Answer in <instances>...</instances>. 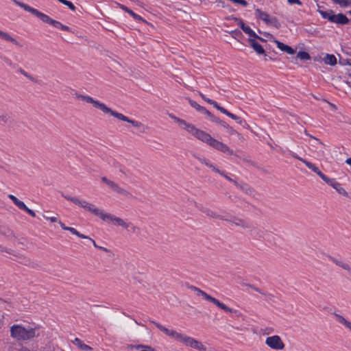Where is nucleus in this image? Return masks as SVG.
<instances>
[{"label": "nucleus", "instance_id": "obj_1", "mask_svg": "<svg viewBox=\"0 0 351 351\" xmlns=\"http://www.w3.org/2000/svg\"><path fill=\"white\" fill-rule=\"evenodd\" d=\"M170 117L175 122L179 124L182 129L188 132L189 134L197 138L198 140L206 143L213 148L221 152L233 155L234 151L231 149L227 145L213 138L209 134L197 129L194 125L187 123L186 121L181 119L174 115H170Z\"/></svg>", "mask_w": 351, "mask_h": 351}, {"label": "nucleus", "instance_id": "obj_2", "mask_svg": "<svg viewBox=\"0 0 351 351\" xmlns=\"http://www.w3.org/2000/svg\"><path fill=\"white\" fill-rule=\"evenodd\" d=\"M62 196L67 200L71 201L73 204L82 207L95 216L99 217L101 220L107 222L112 223L123 227L125 229L129 228V224H127L123 219L120 217H116L110 213H104L102 210L97 208L94 204L86 202V200H81L75 197H71L69 195H62Z\"/></svg>", "mask_w": 351, "mask_h": 351}, {"label": "nucleus", "instance_id": "obj_3", "mask_svg": "<svg viewBox=\"0 0 351 351\" xmlns=\"http://www.w3.org/2000/svg\"><path fill=\"white\" fill-rule=\"evenodd\" d=\"M75 97L77 99H80L87 103L92 104L95 108L99 109L104 113H108L119 120L131 123L134 127L138 128L141 132L143 133L145 132L146 127L141 122L133 119H130L124 114L112 110L111 108H108L105 104L101 103L98 100L94 99L90 96L76 93Z\"/></svg>", "mask_w": 351, "mask_h": 351}, {"label": "nucleus", "instance_id": "obj_4", "mask_svg": "<svg viewBox=\"0 0 351 351\" xmlns=\"http://www.w3.org/2000/svg\"><path fill=\"white\" fill-rule=\"evenodd\" d=\"M38 330V326L14 324L10 327V336L17 341H27L39 337Z\"/></svg>", "mask_w": 351, "mask_h": 351}, {"label": "nucleus", "instance_id": "obj_5", "mask_svg": "<svg viewBox=\"0 0 351 351\" xmlns=\"http://www.w3.org/2000/svg\"><path fill=\"white\" fill-rule=\"evenodd\" d=\"M14 2L21 8H23L25 11L29 12L32 14L35 15L36 17L40 19L43 22L48 23L56 28H58L60 29H62L63 24H62L60 22L52 19L45 14L40 12L39 10L34 8L30 7L29 5L24 3L20 2L16 0H14Z\"/></svg>", "mask_w": 351, "mask_h": 351}, {"label": "nucleus", "instance_id": "obj_6", "mask_svg": "<svg viewBox=\"0 0 351 351\" xmlns=\"http://www.w3.org/2000/svg\"><path fill=\"white\" fill-rule=\"evenodd\" d=\"M14 2L21 8H23L25 11L29 12L32 14L35 15L36 17L40 19L43 22L48 23L56 28H58L60 29H62L63 24H62L60 22L52 19L45 14L40 12L39 10L34 8L30 7L29 5L24 3L20 2L16 0H14Z\"/></svg>", "mask_w": 351, "mask_h": 351}, {"label": "nucleus", "instance_id": "obj_7", "mask_svg": "<svg viewBox=\"0 0 351 351\" xmlns=\"http://www.w3.org/2000/svg\"><path fill=\"white\" fill-rule=\"evenodd\" d=\"M188 288L191 289V291H193L196 293V294L199 296H202L204 299H205L207 301H209L212 303H213L215 305H216L219 308L223 310L225 312L228 313H235L237 312L236 310H234L223 303L221 302L217 299L212 297L211 295L206 293L205 291L201 290L200 289L193 286V285H188Z\"/></svg>", "mask_w": 351, "mask_h": 351}, {"label": "nucleus", "instance_id": "obj_8", "mask_svg": "<svg viewBox=\"0 0 351 351\" xmlns=\"http://www.w3.org/2000/svg\"><path fill=\"white\" fill-rule=\"evenodd\" d=\"M194 156L203 165H205L208 168L211 169L214 172L219 173L221 176L224 177L228 181L234 183L235 186H239V183L230 178L224 171H221L215 165L213 164L208 159L206 158H201L194 155Z\"/></svg>", "mask_w": 351, "mask_h": 351}, {"label": "nucleus", "instance_id": "obj_9", "mask_svg": "<svg viewBox=\"0 0 351 351\" xmlns=\"http://www.w3.org/2000/svg\"><path fill=\"white\" fill-rule=\"evenodd\" d=\"M256 17L263 21L266 24L273 25L276 28L280 27V24L278 19L275 16H271L267 12L262 11L261 9H256L255 10Z\"/></svg>", "mask_w": 351, "mask_h": 351}, {"label": "nucleus", "instance_id": "obj_10", "mask_svg": "<svg viewBox=\"0 0 351 351\" xmlns=\"http://www.w3.org/2000/svg\"><path fill=\"white\" fill-rule=\"evenodd\" d=\"M101 181L106 184L109 188L113 190L114 192L123 195L126 197L132 196L131 193L123 188L119 186V185L115 183L114 181L109 180L106 177H101Z\"/></svg>", "mask_w": 351, "mask_h": 351}, {"label": "nucleus", "instance_id": "obj_11", "mask_svg": "<svg viewBox=\"0 0 351 351\" xmlns=\"http://www.w3.org/2000/svg\"><path fill=\"white\" fill-rule=\"evenodd\" d=\"M265 343L270 348L276 350H282L285 348V346L282 339L278 335H273L267 337L265 340Z\"/></svg>", "mask_w": 351, "mask_h": 351}, {"label": "nucleus", "instance_id": "obj_12", "mask_svg": "<svg viewBox=\"0 0 351 351\" xmlns=\"http://www.w3.org/2000/svg\"><path fill=\"white\" fill-rule=\"evenodd\" d=\"M185 346L195 348L199 351H206V348L203 343L194 338L184 335L182 340L181 341Z\"/></svg>", "mask_w": 351, "mask_h": 351}, {"label": "nucleus", "instance_id": "obj_13", "mask_svg": "<svg viewBox=\"0 0 351 351\" xmlns=\"http://www.w3.org/2000/svg\"><path fill=\"white\" fill-rule=\"evenodd\" d=\"M8 197L13 202V203L20 210L25 211L27 213H28L29 215H31L33 217H36L35 212L34 210L29 209V208H27L23 202L19 200L17 197H16L14 195H11V194L8 195Z\"/></svg>", "mask_w": 351, "mask_h": 351}, {"label": "nucleus", "instance_id": "obj_14", "mask_svg": "<svg viewBox=\"0 0 351 351\" xmlns=\"http://www.w3.org/2000/svg\"><path fill=\"white\" fill-rule=\"evenodd\" d=\"M234 20L237 22V24L239 25L241 29L245 34H248L249 36L263 40V39L258 36L249 26L246 25L241 19L234 18Z\"/></svg>", "mask_w": 351, "mask_h": 351}, {"label": "nucleus", "instance_id": "obj_15", "mask_svg": "<svg viewBox=\"0 0 351 351\" xmlns=\"http://www.w3.org/2000/svg\"><path fill=\"white\" fill-rule=\"evenodd\" d=\"M210 120L225 128L230 135L237 134V131L235 130L230 127L227 123L221 120L219 118L215 117V115H210Z\"/></svg>", "mask_w": 351, "mask_h": 351}, {"label": "nucleus", "instance_id": "obj_16", "mask_svg": "<svg viewBox=\"0 0 351 351\" xmlns=\"http://www.w3.org/2000/svg\"><path fill=\"white\" fill-rule=\"evenodd\" d=\"M248 42L250 47L256 52L258 55L265 54V49L254 38H249Z\"/></svg>", "mask_w": 351, "mask_h": 351}, {"label": "nucleus", "instance_id": "obj_17", "mask_svg": "<svg viewBox=\"0 0 351 351\" xmlns=\"http://www.w3.org/2000/svg\"><path fill=\"white\" fill-rule=\"evenodd\" d=\"M349 22V19L348 17L344 15L343 14H338L333 15L332 21L331 23H337V24H341V25H346L348 24Z\"/></svg>", "mask_w": 351, "mask_h": 351}, {"label": "nucleus", "instance_id": "obj_18", "mask_svg": "<svg viewBox=\"0 0 351 351\" xmlns=\"http://www.w3.org/2000/svg\"><path fill=\"white\" fill-rule=\"evenodd\" d=\"M275 43L276 44L277 47L280 50L287 53V54L292 55V54H294L295 52V51L292 47H291L290 46H289L287 45L284 44L283 43H282L280 41L275 40Z\"/></svg>", "mask_w": 351, "mask_h": 351}, {"label": "nucleus", "instance_id": "obj_19", "mask_svg": "<svg viewBox=\"0 0 351 351\" xmlns=\"http://www.w3.org/2000/svg\"><path fill=\"white\" fill-rule=\"evenodd\" d=\"M226 221L232 222V223L235 224L236 226H240L243 228H250V223L243 219L234 217L232 220L227 219Z\"/></svg>", "mask_w": 351, "mask_h": 351}, {"label": "nucleus", "instance_id": "obj_20", "mask_svg": "<svg viewBox=\"0 0 351 351\" xmlns=\"http://www.w3.org/2000/svg\"><path fill=\"white\" fill-rule=\"evenodd\" d=\"M304 163L306 165V166L312 170L314 173H315L317 175H318L322 180H323L325 178V175L319 169L316 165L309 161H304Z\"/></svg>", "mask_w": 351, "mask_h": 351}, {"label": "nucleus", "instance_id": "obj_21", "mask_svg": "<svg viewBox=\"0 0 351 351\" xmlns=\"http://www.w3.org/2000/svg\"><path fill=\"white\" fill-rule=\"evenodd\" d=\"M304 163L306 165V166L312 170L314 173H315L317 175H318L322 180H323L325 178V175L319 169L316 165L309 161H304Z\"/></svg>", "mask_w": 351, "mask_h": 351}, {"label": "nucleus", "instance_id": "obj_22", "mask_svg": "<svg viewBox=\"0 0 351 351\" xmlns=\"http://www.w3.org/2000/svg\"><path fill=\"white\" fill-rule=\"evenodd\" d=\"M0 38L4 40L12 43V44L21 47V44L9 34L0 30Z\"/></svg>", "mask_w": 351, "mask_h": 351}, {"label": "nucleus", "instance_id": "obj_23", "mask_svg": "<svg viewBox=\"0 0 351 351\" xmlns=\"http://www.w3.org/2000/svg\"><path fill=\"white\" fill-rule=\"evenodd\" d=\"M189 103L192 107L195 108L199 112L207 114L209 117H210L211 114L208 110H206L204 107L199 106L196 101L189 99Z\"/></svg>", "mask_w": 351, "mask_h": 351}, {"label": "nucleus", "instance_id": "obj_24", "mask_svg": "<svg viewBox=\"0 0 351 351\" xmlns=\"http://www.w3.org/2000/svg\"><path fill=\"white\" fill-rule=\"evenodd\" d=\"M330 259L337 265L341 267L343 269L348 271L349 274H351V267L349 264L344 263L340 260H338L337 258H335L333 257L330 256Z\"/></svg>", "mask_w": 351, "mask_h": 351}, {"label": "nucleus", "instance_id": "obj_25", "mask_svg": "<svg viewBox=\"0 0 351 351\" xmlns=\"http://www.w3.org/2000/svg\"><path fill=\"white\" fill-rule=\"evenodd\" d=\"M119 5L121 10L128 13L131 16L133 17L134 19L136 21H143V18L141 16L134 13L132 10L129 9L127 6L122 4H119Z\"/></svg>", "mask_w": 351, "mask_h": 351}, {"label": "nucleus", "instance_id": "obj_26", "mask_svg": "<svg viewBox=\"0 0 351 351\" xmlns=\"http://www.w3.org/2000/svg\"><path fill=\"white\" fill-rule=\"evenodd\" d=\"M201 210L206 214L208 217H212V218H216L219 219L221 220H227V219H225L223 216L217 215L215 212L213 210L209 209V208H202Z\"/></svg>", "mask_w": 351, "mask_h": 351}, {"label": "nucleus", "instance_id": "obj_27", "mask_svg": "<svg viewBox=\"0 0 351 351\" xmlns=\"http://www.w3.org/2000/svg\"><path fill=\"white\" fill-rule=\"evenodd\" d=\"M73 343L75 345L77 346L82 350H85V351H92L93 350V348L90 346L84 343L83 341L77 337L75 338V339L73 341Z\"/></svg>", "mask_w": 351, "mask_h": 351}, {"label": "nucleus", "instance_id": "obj_28", "mask_svg": "<svg viewBox=\"0 0 351 351\" xmlns=\"http://www.w3.org/2000/svg\"><path fill=\"white\" fill-rule=\"evenodd\" d=\"M206 102L212 104L216 109L219 110L223 114L228 116L229 113H230L229 111H228L226 109H225L223 107L219 106L216 101L212 100V99H207Z\"/></svg>", "mask_w": 351, "mask_h": 351}, {"label": "nucleus", "instance_id": "obj_29", "mask_svg": "<svg viewBox=\"0 0 351 351\" xmlns=\"http://www.w3.org/2000/svg\"><path fill=\"white\" fill-rule=\"evenodd\" d=\"M325 64L328 65H335L337 64V58L334 55L326 54L324 58Z\"/></svg>", "mask_w": 351, "mask_h": 351}, {"label": "nucleus", "instance_id": "obj_30", "mask_svg": "<svg viewBox=\"0 0 351 351\" xmlns=\"http://www.w3.org/2000/svg\"><path fill=\"white\" fill-rule=\"evenodd\" d=\"M335 317L337 321L345 326L347 328H348L351 331V322L346 320L342 315L339 314H335Z\"/></svg>", "mask_w": 351, "mask_h": 351}, {"label": "nucleus", "instance_id": "obj_31", "mask_svg": "<svg viewBox=\"0 0 351 351\" xmlns=\"http://www.w3.org/2000/svg\"><path fill=\"white\" fill-rule=\"evenodd\" d=\"M11 122V117L7 112L0 113V123L5 125Z\"/></svg>", "mask_w": 351, "mask_h": 351}, {"label": "nucleus", "instance_id": "obj_32", "mask_svg": "<svg viewBox=\"0 0 351 351\" xmlns=\"http://www.w3.org/2000/svg\"><path fill=\"white\" fill-rule=\"evenodd\" d=\"M322 180L327 183L328 185L331 186L335 189H337V186H339V182L336 181V180L334 178H330L326 176Z\"/></svg>", "mask_w": 351, "mask_h": 351}, {"label": "nucleus", "instance_id": "obj_33", "mask_svg": "<svg viewBox=\"0 0 351 351\" xmlns=\"http://www.w3.org/2000/svg\"><path fill=\"white\" fill-rule=\"evenodd\" d=\"M319 13L324 19H328L330 22H332L334 15V12L332 10L319 11Z\"/></svg>", "mask_w": 351, "mask_h": 351}, {"label": "nucleus", "instance_id": "obj_34", "mask_svg": "<svg viewBox=\"0 0 351 351\" xmlns=\"http://www.w3.org/2000/svg\"><path fill=\"white\" fill-rule=\"evenodd\" d=\"M168 336H169L171 337H173V338H174V339H177V340H178L180 341H182V338L184 337V335L181 334V333H179V332H177L174 330H170Z\"/></svg>", "mask_w": 351, "mask_h": 351}, {"label": "nucleus", "instance_id": "obj_35", "mask_svg": "<svg viewBox=\"0 0 351 351\" xmlns=\"http://www.w3.org/2000/svg\"><path fill=\"white\" fill-rule=\"evenodd\" d=\"M297 58L301 60H311V56L308 53L304 51H300L297 53Z\"/></svg>", "mask_w": 351, "mask_h": 351}, {"label": "nucleus", "instance_id": "obj_36", "mask_svg": "<svg viewBox=\"0 0 351 351\" xmlns=\"http://www.w3.org/2000/svg\"><path fill=\"white\" fill-rule=\"evenodd\" d=\"M68 231H69L70 232H71L73 234H75L76 236H77L78 237L80 238H82V239H86V238H88V236L86 235H84L83 234H81L80 232H78L75 228H72V227H69Z\"/></svg>", "mask_w": 351, "mask_h": 351}, {"label": "nucleus", "instance_id": "obj_37", "mask_svg": "<svg viewBox=\"0 0 351 351\" xmlns=\"http://www.w3.org/2000/svg\"><path fill=\"white\" fill-rule=\"evenodd\" d=\"M152 323H153L160 330L165 333L167 335H169V332L170 331V329H168L167 328L163 326L159 323H157L154 321H152Z\"/></svg>", "mask_w": 351, "mask_h": 351}, {"label": "nucleus", "instance_id": "obj_38", "mask_svg": "<svg viewBox=\"0 0 351 351\" xmlns=\"http://www.w3.org/2000/svg\"><path fill=\"white\" fill-rule=\"evenodd\" d=\"M239 189H241L242 191H245L246 193H251L252 189L248 186V184L245 183H239V186H237Z\"/></svg>", "mask_w": 351, "mask_h": 351}, {"label": "nucleus", "instance_id": "obj_39", "mask_svg": "<svg viewBox=\"0 0 351 351\" xmlns=\"http://www.w3.org/2000/svg\"><path fill=\"white\" fill-rule=\"evenodd\" d=\"M230 34L232 36V37L238 40L243 36L242 32L238 29L230 32Z\"/></svg>", "mask_w": 351, "mask_h": 351}, {"label": "nucleus", "instance_id": "obj_40", "mask_svg": "<svg viewBox=\"0 0 351 351\" xmlns=\"http://www.w3.org/2000/svg\"><path fill=\"white\" fill-rule=\"evenodd\" d=\"M335 190L341 195L345 197L348 196V193L346 192V191L342 187L341 184L339 183V186H337V189Z\"/></svg>", "mask_w": 351, "mask_h": 351}, {"label": "nucleus", "instance_id": "obj_41", "mask_svg": "<svg viewBox=\"0 0 351 351\" xmlns=\"http://www.w3.org/2000/svg\"><path fill=\"white\" fill-rule=\"evenodd\" d=\"M62 4L68 6L69 8V9H71L72 11H75L76 9L75 6L73 5V3L71 1L64 0L62 2Z\"/></svg>", "mask_w": 351, "mask_h": 351}, {"label": "nucleus", "instance_id": "obj_42", "mask_svg": "<svg viewBox=\"0 0 351 351\" xmlns=\"http://www.w3.org/2000/svg\"><path fill=\"white\" fill-rule=\"evenodd\" d=\"M143 348L141 351H156L154 348H152L151 346H144V345H138L136 346V348Z\"/></svg>", "mask_w": 351, "mask_h": 351}, {"label": "nucleus", "instance_id": "obj_43", "mask_svg": "<svg viewBox=\"0 0 351 351\" xmlns=\"http://www.w3.org/2000/svg\"><path fill=\"white\" fill-rule=\"evenodd\" d=\"M229 117L232 118V119L235 120L237 123H239V124H242L243 123V120L241 119V117L232 114V113H229V115H228Z\"/></svg>", "mask_w": 351, "mask_h": 351}, {"label": "nucleus", "instance_id": "obj_44", "mask_svg": "<svg viewBox=\"0 0 351 351\" xmlns=\"http://www.w3.org/2000/svg\"><path fill=\"white\" fill-rule=\"evenodd\" d=\"M19 71L24 76H25L27 78H28L29 80H32V81H34V78L30 75L29 74H28L25 71H24L23 69H19Z\"/></svg>", "mask_w": 351, "mask_h": 351}, {"label": "nucleus", "instance_id": "obj_45", "mask_svg": "<svg viewBox=\"0 0 351 351\" xmlns=\"http://www.w3.org/2000/svg\"><path fill=\"white\" fill-rule=\"evenodd\" d=\"M230 1L234 3L240 4L243 7H245L248 5V3L245 0H230Z\"/></svg>", "mask_w": 351, "mask_h": 351}, {"label": "nucleus", "instance_id": "obj_46", "mask_svg": "<svg viewBox=\"0 0 351 351\" xmlns=\"http://www.w3.org/2000/svg\"><path fill=\"white\" fill-rule=\"evenodd\" d=\"M127 224H129V228H131V230L132 232L134 233H136V232H139L140 230V228L136 226H134L133 223L129 222V223H127Z\"/></svg>", "mask_w": 351, "mask_h": 351}, {"label": "nucleus", "instance_id": "obj_47", "mask_svg": "<svg viewBox=\"0 0 351 351\" xmlns=\"http://www.w3.org/2000/svg\"><path fill=\"white\" fill-rule=\"evenodd\" d=\"M247 286L263 295H267V293L263 292L260 289L256 287L255 286H254L252 285H247Z\"/></svg>", "mask_w": 351, "mask_h": 351}, {"label": "nucleus", "instance_id": "obj_48", "mask_svg": "<svg viewBox=\"0 0 351 351\" xmlns=\"http://www.w3.org/2000/svg\"><path fill=\"white\" fill-rule=\"evenodd\" d=\"M287 2L290 5L295 4V3L298 4V5H302V3L300 1V0H287Z\"/></svg>", "mask_w": 351, "mask_h": 351}, {"label": "nucleus", "instance_id": "obj_49", "mask_svg": "<svg viewBox=\"0 0 351 351\" xmlns=\"http://www.w3.org/2000/svg\"><path fill=\"white\" fill-rule=\"evenodd\" d=\"M43 217L45 218L46 219H49L51 222H56V221H58V219L56 217H47V216L44 215Z\"/></svg>", "mask_w": 351, "mask_h": 351}, {"label": "nucleus", "instance_id": "obj_50", "mask_svg": "<svg viewBox=\"0 0 351 351\" xmlns=\"http://www.w3.org/2000/svg\"><path fill=\"white\" fill-rule=\"evenodd\" d=\"M304 132H305V134H306V135L309 136L311 138H313L314 140H315V141H316L319 144L323 145L322 142V141H320V140H319L318 138H315V137H314V136H311V135L308 134L307 133L306 130H305Z\"/></svg>", "mask_w": 351, "mask_h": 351}, {"label": "nucleus", "instance_id": "obj_51", "mask_svg": "<svg viewBox=\"0 0 351 351\" xmlns=\"http://www.w3.org/2000/svg\"><path fill=\"white\" fill-rule=\"evenodd\" d=\"M0 251L1 252H5L7 253L11 254L10 250L6 248L5 247L0 245Z\"/></svg>", "mask_w": 351, "mask_h": 351}, {"label": "nucleus", "instance_id": "obj_52", "mask_svg": "<svg viewBox=\"0 0 351 351\" xmlns=\"http://www.w3.org/2000/svg\"><path fill=\"white\" fill-rule=\"evenodd\" d=\"M86 239H88L89 241H90L93 245V246L95 247H99V245L96 243V242L93 239H91L90 237H88V238H86Z\"/></svg>", "mask_w": 351, "mask_h": 351}, {"label": "nucleus", "instance_id": "obj_53", "mask_svg": "<svg viewBox=\"0 0 351 351\" xmlns=\"http://www.w3.org/2000/svg\"><path fill=\"white\" fill-rule=\"evenodd\" d=\"M293 157L302 161L303 163H304V161H307L306 160H305L302 158H300V156H297L296 154H293Z\"/></svg>", "mask_w": 351, "mask_h": 351}, {"label": "nucleus", "instance_id": "obj_54", "mask_svg": "<svg viewBox=\"0 0 351 351\" xmlns=\"http://www.w3.org/2000/svg\"><path fill=\"white\" fill-rule=\"evenodd\" d=\"M293 157L302 161L303 163H304V161H307L306 160H305L302 158H300V156H297L296 154H293Z\"/></svg>", "mask_w": 351, "mask_h": 351}, {"label": "nucleus", "instance_id": "obj_55", "mask_svg": "<svg viewBox=\"0 0 351 351\" xmlns=\"http://www.w3.org/2000/svg\"><path fill=\"white\" fill-rule=\"evenodd\" d=\"M61 29L66 32H71L70 27L64 25H62Z\"/></svg>", "mask_w": 351, "mask_h": 351}, {"label": "nucleus", "instance_id": "obj_56", "mask_svg": "<svg viewBox=\"0 0 351 351\" xmlns=\"http://www.w3.org/2000/svg\"><path fill=\"white\" fill-rule=\"evenodd\" d=\"M59 223H60V227H61L63 230H68L69 227H68V226H66L64 225V223H62V222H61V221H59Z\"/></svg>", "mask_w": 351, "mask_h": 351}, {"label": "nucleus", "instance_id": "obj_57", "mask_svg": "<svg viewBox=\"0 0 351 351\" xmlns=\"http://www.w3.org/2000/svg\"><path fill=\"white\" fill-rule=\"evenodd\" d=\"M97 248L99 249V250H103V251H104L106 252H110V250L108 248L104 247H101V246H99V247H97Z\"/></svg>", "mask_w": 351, "mask_h": 351}, {"label": "nucleus", "instance_id": "obj_58", "mask_svg": "<svg viewBox=\"0 0 351 351\" xmlns=\"http://www.w3.org/2000/svg\"><path fill=\"white\" fill-rule=\"evenodd\" d=\"M199 95H200L201 97H202L204 101H206V100H207V99H209L208 98L206 97H205V95H203L202 93H200Z\"/></svg>", "mask_w": 351, "mask_h": 351}, {"label": "nucleus", "instance_id": "obj_59", "mask_svg": "<svg viewBox=\"0 0 351 351\" xmlns=\"http://www.w3.org/2000/svg\"><path fill=\"white\" fill-rule=\"evenodd\" d=\"M346 162L350 165H351V158H349L346 160Z\"/></svg>", "mask_w": 351, "mask_h": 351}, {"label": "nucleus", "instance_id": "obj_60", "mask_svg": "<svg viewBox=\"0 0 351 351\" xmlns=\"http://www.w3.org/2000/svg\"><path fill=\"white\" fill-rule=\"evenodd\" d=\"M19 351H31V350H29L27 348H23L21 350H19Z\"/></svg>", "mask_w": 351, "mask_h": 351}, {"label": "nucleus", "instance_id": "obj_61", "mask_svg": "<svg viewBox=\"0 0 351 351\" xmlns=\"http://www.w3.org/2000/svg\"><path fill=\"white\" fill-rule=\"evenodd\" d=\"M5 61L8 64H11V61L9 59L5 58Z\"/></svg>", "mask_w": 351, "mask_h": 351}, {"label": "nucleus", "instance_id": "obj_62", "mask_svg": "<svg viewBox=\"0 0 351 351\" xmlns=\"http://www.w3.org/2000/svg\"><path fill=\"white\" fill-rule=\"evenodd\" d=\"M134 322H135V323H136V324H138V325H141V324H140V323H138L136 319H134Z\"/></svg>", "mask_w": 351, "mask_h": 351}, {"label": "nucleus", "instance_id": "obj_63", "mask_svg": "<svg viewBox=\"0 0 351 351\" xmlns=\"http://www.w3.org/2000/svg\"><path fill=\"white\" fill-rule=\"evenodd\" d=\"M350 14H351V10L349 12Z\"/></svg>", "mask_w": 351, "mask_h": 351}]
</instances>
